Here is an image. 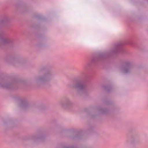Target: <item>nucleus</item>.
I'll return each instance as SVG.
<instances>
[{"instance_id": "nucleus-2", "label": "nucleus", "mask_w": 148, "mask_h": 148, "mask_svg": "<svg viewBox=\"0 0 148 148\" xmlns=\"http://www.w3.org/2000/svg\"><path fill=\"white\" fill-rule=\"evenodd\" d=\"M11 42V40L8 38L0 39V43L2 44L10 43Z\"/></svg>"}, {"instance_id": "nucleus-8", "label": "nucleus", "mask_w": 148, "mask_h": 148, "mask_svg": "<svg viewBox=\"0 0 148 148\" xmlns=\"http://www.w3.org/2000/svg\"><path fill=\"white\" fill-rule=\"evenodd\" d=\"M73 148V147H72V148Z\"/></svg>"}, {"instance_id": "nucleus-5", "label": "nucleus", "mask_w": 148, "mask_h": 148, "mask_svg": "<svg viewBox=\"0 0 148 148\" xmlns=\"http://www.w3.org/2000/svg\"><path fill=\"white\" fill-rule=\"evenodd\" d=\"M61 106L62 107L64 108H66V106L64 105V104H63L62 103L61 104Z\"/></svg>"}, {"instance_id": "nucleus-4", "label": "nucleus", "mask_w": 148, "mask_h": 148, "mask_svg": "<svg viewBox=\"0 0 148 148\" xmlns=\"http://www.w3.org/2000/svg\"><path fill=\"white\" fill-rule=\"evenodd\" d=\"M67 104L68 106H71L73 105V102H72L70 101H69L67 103Z\"/></svg>"}, {"instance_id": "nucleus-7", "label": "nucleus", "mask_w": 148, "mask_h": 148, "mask_svg": "<svg viewBox=\"0 0 148 148\" xmlns=\"http://www.w3.org/2000/svg\"><path fill=\"white\" fill-rule=\"evenodd\" d=\"M79 87L80 88H81L82 87V85H79Z\"/></svg>"}, {"instance_id": "nucleus-1", "label": "nucleus", "mask_w": 148, "mask_h": 148, "mask_svg": "<svg viewBox=\"0 0 148 148\" xmlns=\"http://www.w3.org/2000/svg\"><path fill=\"white\" fill-rule=\"evenodd\" d=\"M51 79V77L49 74H45L39 78L37 80V83L40 84L47 83L49 82Z\"/></svg>"}, {"instance_id": "nucleus-3", "label": "nucleus", "mask_w": 148, "mask_h": 148, "mask_svg": "<svg viewBox=\"0 0 148 148\" xmlns=\"http://www.w3.org/2000/svg\"><path fill=\"white\" fill-rule=\"evenodd\" d=\"M69 88L71 89H73L74 87L73 84H69L68 85Z\"/></svg>"}, {"instance_id": "nucleus-6", "label": "nucleus", "mask_w": 148, "mask_h": 148, "mask_svg": "<svg viewBox=\"0 0 148 148\" xmlns=\"http://www.w3.org/2000/svg\"><path fill=\"white\" fill-rule=\"evenodd\" d=\"M35 138H36L35 137H32L31 139L33 140H34L35 139Z\"/></svg>"}]
</instances>
